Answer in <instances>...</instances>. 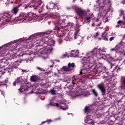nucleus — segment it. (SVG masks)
I'll list each match as a JSON object with an SVG mask.
<instances>
[{"instance_id":"nucleus-1","label":"nucleus","mask_w":125,"mask_h":125,"mask_svg":"<svg viewBox=\"0 0 125 125\" xmlns=\"http://www.w3.org/2000/svg\"><path fill=\"white\" fill-rule=\"evenodd\" d=\"M51 33H52V31L48 30L39 33V35H40V37H42V38L34 42V44H37L36 50L38 52V54L47 56L49 53L52 52L53 46L55 44V41L50 39L49 36Z\"/></svg>"},{"instance_id":"nucleus-2","label":"nucleus","mask_w":125,"mask_h":125,"mask_svg":"<svg viewBox=\"0 0 125 125\" xmlns=\"http://www.w3.org/2000/svg\"><path fill=\"white\" fill-rule=\"evenodd\" d=\"M18 10H19V6H17L13 7L11 11L4 13L2 17V19H4V23L10 22V20L12 19V16L13 15H16L18 13Z\"/></svg>"},{"instance_id":"nucleus-3","label":"nucleus","mask_w":125,"mask_h":125,"mask_svg":"<svg viewBox=\"0 0 125 125\" xmlns=\"http://www.w3.org/2000/svg\"><path fill=\"white\" fill-rule=\"evenodd\" d=\"M16 83H20L21 87L18 89L20 92H25V91H28L29 90V86L27 83H25V81L23 79V77L21 76L17 78L15 81L13 83V85L15 86Z\"/></svg>"},{"instance_id":"nucleus-4","label":"nucleus","mask_w":125,"mask_h":125,"mask_svg":"<svg viewBox=\"0 0 125 125\" xmlns=\"http://www.w3.org/2000/svg\"><path fill=\"white\" fill-rule=\"evenodd\" d=\"M88 57H90L91 60L93 63L96 61V58L98 59H104V54L99 51H97V48H94L92 51L88 53Z\"/></svg>"},{"instance_id":"nucleus-5","label":"nucleus","mask_w":125,"mask_h":125,"mask_svg":"<svg viewBox=\"0 0 125 125\" xmlns=\"http://www.w3.org/2000/svg\"><path fill=\"white\" fill-rule=\"evenodd\" d=\"M36 16L34 13L32 12L28 13V14H26L24 12L20 13L19 16L17 17V20L19 21H28V22L30 21H32L34 18Z\"/></svg>"},{"instance_id":"nucleus-6","label":"nucleus","mask_w":125,"mask_h":125,"mask_svg":"<svg viewBox=\"0 0 125 125\" xmlns=\"http://www.w3.org/2000/svg\"><path fill=\"white\" fill-rule=\"evenodd\" d=\"M82 64L83 66L84 67L85 69H89L92 67V65L90 64L92 62H93L91 60V58L88 57V56L87 58H83V59H82Z\"/></svg>"},{"instance_id":"nucleus-7","label":"nucleus","mask_w":125,"mask_h":125,"mask_svg":"<svg viewBox=\"0 0 125 125\" xmlns=\"http://www.w3.org/2000/svg\"><path fill=\"white\" fill-rule=\"evenodd\" d=\"M42 3V0H33L32 2L30 3V6H26L25 8H33L34 9H37Z\"/></svg>"},{"instance_id":"nucleus-8","label":"nucleus","mask_w":125,"mask_h":125,"mask_svg":"<svg viewBox=\"0 0 125 125\" xmlns=\"http://www.w3.org/2000/svg\"><path fill=\"white\" fill-rule=\"evenodd\" d=\"M75 63L69 62L67 66H64L62 69L64 72H71L72 70H74V68L75 67Z\"/></svg>"},{"instance_id":"nucleus-9","label":"nucleus","mask_w":125,"mask_h":125,"mask_svg":"<svg viewBox=\"0 0 125 125\" xmlns=\"http://www.w3.org/2000/svg\"><path fill=\"white\" fill-rule=\"evenodd\" d=\"M97 87L102 92V95H105L106 94V89H105V85L104 83H100L97 85Z\"/></svg>"},{"instance_id":"nucleus-10","label":"nucleus","mask_w":125,"mask_h":125,"mask_svg":"<svg viewBox=\"0 0 125 125\" xmlns=\"http://www.w3.org/2000/svg\"><path fill=\"white\" fill-rule=\"evenodd\" d=\"M121 50H122V48L120 47V45L119 44L117 45H116L114 48L110 49L111 52L115 51L116 53H120L122 52Z\"/></svg>"},{"instance_id":"nucleus-11","label":"nucleus","mask_w":125,"mask_h":125,"mask_svg":"<svg viewBox=\"0 0 125 125\" xmlns=\"http://www.w3.org/2000/svg\"><path fill=\"white\" fill-rule=\"evenodd\" d=\"M76 12L80 17H83L84 15H86V14L84 12V11L83 10H82V9H78L76 10Z\"/></svg>"},{"instance_id":"nucleus-12","label":"nucleus","mask_w":125,"mask_h":125,"mask_svg":"<svg viewBox=\"0 0 125 125\" xmlns=\"http://www.w3.org/2000/svg\"><path fill=\"white\" fill-rule=\"evenodd\" d=\"M104 69L102 66H96L94 71L96 74H100L103 71Z\"/></svg>"},{"instance_id":"nucleus-13","label":"nucleus","mask_w":125,"mask_h":125,"mask_svg":"<svg viewBox=\"0 0 125 125\" xmlns=\"http://www.w3.org/2000/svg\"><path fill=\"white\" fill-rule=\"evenodd\" d=\"M20 63H21V61H18V60H16L13 63V67H12V68L11 69V71H10V72H13V68H15V69L16 68V67L17 66H19Z\"/></svg>"},{"instance_id":"nucleus-14","label":"nucleus","mask_w":125,"mask_h":125,"mask_svg":"<svg viewBox=\"0 0 125 125\" xmlns=\"http://www.w3.org/2000/svg\"><path fill=\"white\" fill-rule=\"evenodd\" d=\"M62 105H59V104L56 103L54 104V106H57V107H60L62 110H66L67 109V106H66V104L61 103Z\"/></svg>"},{"instance_id":"nucleus-15","label":"nucleus","mask_w":125,"mask_h":125,"mask_svg":"<svg viewBox=\"0 0 125 125\" xmlns=\"http://www.w3.org/2000/svg\"><path fill=\"white\" fill-rule=\"evenodd\" d=\"M9 83L8 82V78H7L6 80L3 82H0V86L1 87L3 86H6V87H7V83Z\"/></svg>"},{"instance_id":"nucleus-16","label":"nucleus","mask_w":125,"mask_h":125,"mask_svg":"<svg viewBox=\"0 0 125 125\" xmlns=\"http://www.w3.org/2000/svg\"><path fill=\"white\" fill-rule=\"evenodd\" d=\"M75 94L76 96H80L81 95H83V90L80 89H78L76 92Z\"/></svg>"},{"instance_id":"nucleus-17","label":"nucleus","mask_w":125,"mask_h":125,"mask_svg":"<svg viewBox=\"0 0 125 125\" xmlns=\"http://www.w3.org/2000/svg\"><path fill=\"white\" fill-rule=\"evenodd\" d=\"M8 64V60H6L5 62H1V64H0V68H4L5 66Z\"/></svg>"},{"instance_id":"nucleus-18","label":"nucleus","mask_w":125,"mask_h":125,"mask_svg":"<svg viewBox=\"0 0 125 125\" xmlns=\"http://www.w3.org/2000/svg\"><path fill=\"white\" fill-rule=\"evenodd\" d=\"M76 32L74 33V35L73 36H72V39L73 40H76L77 39V36H78V34H79V32H80V28L76 29Z\"/></svg>"},{"instance_id":"nucleus-19","label":"nucleus","mask_w":125,"mask_h":125,"mask_svg":"<svg viewBox=\"0 0 125 125\" xmlns=\"http://www.w3.org/2000/svg\"><path fill=\"white\" fill-rule=\"evenodd\" d=\"M7 58H9V59H17V57L15 56V55H11L10 53L7 54Z\"/></svg>"},{"instance_id":"nucleus-20","label":"nucleus","mask_w":125,"mask_h":125,"mask_svg":"<svg viewBox=\"0 0 125 125\" xmlns=\"http://www.w3.org/2000/svg\"><path fill=\"white\" fill-rule=\"evenodd\" d=\"M79 53H80V51L79 50H77L75 52H74V53H71V56L72 57H78Z\"/></svg>"},{"instance_id":"nucleus-21","label":"nucleus","mask_w":125,"mask_h":125,"mask_svg":"<svg viewBox=\"0 0 125 125\" xmlns=\"http://www.w3.org/2000/svg\"><path fill=\"white\" fill-rule=\"evenodd\" d=\"M74 26V23H72L71 22L68 23L67 25H63L62 27V28H66V27H67V28H69V29H71L72 27Z\"/></svg>"},{"instance_id":"nucleus-22","label":"nucleus","mask_w":125,"mask_h":125,"mask_svg":"<svg viewBox=\"0 0 125 125\" xmlns=\"http://www.w3.org/2000/svg\"><path fill=\"white\" fill-rule=\"evenodd\" d=\"M38 79H39V78L37 75H33L30 78L31 82H37V81H38Z\"/></svg>"},{"instance_id":"nucleus-23","label":"nucleus","mask_w":125,"mask_h":125,"mask_svg":"<svg viewBox=\"0 0 125 125\" xmlns=\"http://www.w3.org/2000/svg\"><path fill=\"white\" fill-rule=\"evenodd\" d=\"M118 45H119V47L120 48H123L124 49H125V42H123V41H121L120 42H119V43L118 44Z\"/></svg>"},{"instance_id":"nucleus-24","label":"nucleus","mask_w":125,"mask_h":125,"mask_svg":"<svg viewBox=\"0 0 125 125\" xmlns=\"http://www.w3.org/2000/svg\"><path fill=\"white\" fill-rule=\"evenodd\" d=\"M55 30H57V31H58V34H59V36H60V37H64V35H59V32L60 31V27H59V26L56 25L55 27Z\"/></svg>"},{"instance_id":"nucleus-25","label":"nucleus","mask_w":125,"mask_h":125,"mask_svg":"<svg viewBox=\"0 0 125 125\" xmlns=\"http://www.w3.org/2000/svg\"><path fill=\"white\" fill-rule=\"evenodd\" d=\"M54 4H49V5H47L46 7L47 8V9H54Z\"/></svg>"},{"instance_id":"nucleus-26","label":"nucleus","mask_w":125,"mask_h":125,"mask_svg":"<svg viewBox=\"0 0 125 125\" xmlns=\"http://www.w3.org/2000/svg\"><path fill=\"white\" fill-rule=\"evenodd\" d=\"M65 22H66V19H64L63 20H59L58 21V23L60 25H62V24L64 25V24H65Z\"/></svg>"},{"instance_id":"nucleus-27","label":"nucleus","mask_w":125,"mask_h":125,"mask_svg":"<svg viewBox=\"0 0 125 125\" xmlns=\"http://www.w3.org/2000/svg\"><path fill=\"white\" fill-rule=\"evenodd\" d=\"M86 123L90 125H94V121L92 119H87Z\"/></svg>"},{"instance_id":"nucleus-28","label":"nucleus","mask_w":125,"mask_h":125,"mask_svg":"<svg viewBox=\"0 0 125 125\" xmlns=\"http://www.w3.org/2000/svg\"><path fill=\"white\" fill-rule=\"evenodd\" d=\"M91 90L94 96H95L96 97H98V93H97V91L95 90V89H92Z\"/></svg>"},{"instance_id":"nucleus-29","label":"nucleus","mask_w":125,"mask_h":125,"mask_svg":"<svg viewBox=\"0 0 125 125\" xmlns=\"http://www.w3.org/2000/svg\"><path fill=\"white\" fill-rule=\"evenodd\" d=\"M76 26L78 29H80V28L81 27V26H82V25H81V23L80 22H79V21H78V18L76 17Z\"/></svg>"},{"instance_id":"nucleus-30","label":"nucleus","mask_w":125,"mask_h":125,"mask_svg":"<svg viewBox=\"0 0 125 125\" xmlns=\"http://www.w3.org/2000/svg\"><path fill=\"white\" fill-rule=\"evenodd\" d=\"M85 114H88L89 113V106H86L84 109Z\"/></svg>"},{"instance_id":"nucleus-31","label":"nucleus","mask_w":125,"mask_h":125,"mask_svg":"<svg viewBox=\"0 0 125 125\" xmlns=\"http://www.w3.org/2000/svg\"><path fill=\"white\" fill-rule=\"evenodd\" d=\"M121 69L122 68L119 67V65H116L113 70L116 72H120V71H121Z\"/></svg>"},{"instance_id":"nucleus-32","label":"nucleus","mask_w":125,"mask_h":125,"mask_svg":"<svg viewBox=\"0 0 125 125\" xmlns=\"http://www.w3.org/2000/svg\"><path fill=\"white\" fill-rule=\"evenodd\" d=\"M91 19V17H88L85 18L84 21L85 22H86V23H90Z\"/></svg>"},{"instance_id":"nucleus-33","label":"nucleus","mask_w":125,"mask_h":125,"mask_svg":"<svg viewBox=\"0 0 125 125\" xmlns=\"http://www.w3.org/2000/svg\"><path fill=\"white\" fill-rule=\"evenodd\" d=\"M36 38H37V35H31L29 37L28 40H32V41H34V40H35Z\"/></svg>"},{"instance_id":"nucleus-34","label":"nucleus","mask_w":125,"mask_h":125,"mask_svg":"<svg viewBox=\"0 0 125 125\" xmlns=\"http://www.w3.org/2000/svg\"><path fill=\"white\" fill-rule=\"evenodd\" d=\"M77 80H78V79H77L75 77L72 78V83H73V84H75V83H77Z\"/></svg>"},{"instance_id":"nucleus-35","label":"nucleus","mask_w":125,"mask_h":125,"mask_svg":"<svg viewBox=\"0 0 125 125\" xmlns=\"http://www.w3.org/2000/svg\"><path fill=\"white\" fill-rule=\"evenodd\" d=\"M117 24H118V25H121V26H122V25H125V21H119L117 22Z\"/></svg>"},{"instance_id":"nucleus-36","label":"nucleus","mask_w":125,"mask_h":125,"mask_svg":"<svg viewBox=\"0 0 125 125\" xmlns=\"http://www.w3.org/2000/svg\"><path fill=\"white\" fill-rule=\"evenodd\" d=\"M109 60H110L111 62H116L117 60L114 59L112 57H109L108 58Z\"/></svg>"},{"instance_id":"nucleus-37","label":"nucleus","mask_w":125,"mask_h":125,"mask_svg":"<svg viewBox=\"0 0 125 125\" xmlns=\"http://www.w3.org/2000/svg\"><path fill=\"white\" fill-rule=\"evenodd\" d=\"M121 52L119 53L120 54H123L124 56H125V49H123L121 48Z\"/></svg>"},{"instance_id":"nucleus-38","label":"nucleus","mask_w":125,"mask_h":125,"mask_svg":"<svg viewBox=\"0 0 125 125\" xmlns=\"http://www.w3.org/2000/svg\"><path fill=\"white\" fill-rule=\"evenodd\" d=\"M54 9H57V10H59V7L57 6V3H54Z\"/></svg>"},{"instance_id":"nucleus-39","label":"nucleus","mask_w":125,"mask_h":125,"mask_svg":"<svg viewBox=\"0 0 125 125\" xmlns=\"http://www.w3.org/2000/svg\"><path fill=\"white\" fill-rule=\"evenodd\" d=\"M50 93H51V94H53V95H54V94H56V90H54V89H51L50 90Z\"/></svg>"},{"instance_id":"nucleus-40","label":"nucleus","mask_w":125,"mask_h":125,"mask_svg":"<svg viewBox=\"0 0 125 125\" xmlns=\"http://www.w3.org/2000/svg\"><path fill=\"white\" fill-rule=\"evenodd\" d=\"M106 37H107V33H106V32H104L103 33L101 39H103V38H105Z\"/></svg>"},{"instance_id":"nucleus-41","label":"nucleus","mask_w":125,"mask_h":125,"mask_svg":"<svg viewBox=\"0 0 125 125\" xmlns=\"http://www.w3.org/2000/svg\"><path fill=\"white\" fill-rule=\"evenodd\" d=\"M102 39L104 40V41H106V42H108V41L107 36H106L105 37H104L103 38L100 39V40H102Z\"/></svg>"},{"instance_id":"nucleus-42","label":"nucleus","mask_w":125,"mask_h":125,"mask_svg":"<svg viewBox=\"0 0 125 125\" xmlns=\"http://www.w3.org/2000/svg\"><path fill=\"white\" fill-rule=\"evenodd\" d=\"M50 122H52V121L48 120V121H44V122H42V125H43V124H45V123H47L48 124H49V123H50Z\"/></svg>"},{"instance_id":"nucleus-43","label":"nucleus","mask_w":125,"mask_h":125,"mask_svg":"<svg viewBox=\"0 0 125 125\" xmlns=\"http://www.w3.org/2000/svg\"><path fill=\"white\" fill-rule=\"evenodd\" d=\"M107 2H108V3H110V0H104L103 3H104V4L105 3H107Z\"/></svg>"},{"instance_id":"nucleus-44","label":"nucleus","mask_w":125,"mask_h":125,"mask_svg":"<svg viewBox=\"0 0 125 125\" xmlns=\"http://www.w3.org/2000/svg\"><path fill=\"white\" fill-rule=\"evenodd\" d=\"M37 69L38 70H39L40 71H44V70L43 69V68H42V67H39V66H37Z\"/></svg>"},{"instance_id":"nucleus-45","label":"nucleus","mask_w":125,"mask_h":125,"mask_svg":"<svg viewBox=\"0 0 125 125\" xmlns=\"http://www.w3.org/2000/svg\"><path fill=\"white\" fill-rule=\"evenodd\" d=\"M115 40L114 37H112L109 39L110 42H112V41H114Z\"/></svg>"},{"instance_id":"nucleus-46","label":"nucleus","mask_w":125,"mask_h":125,"mask_svg":"<svg viewBox=\"0 0 125 125\" xmlns=\"http://www.w3.org/2000/svg\"><path fill=\"white\" fill-rule=\"evenodd\" d=\"M67 57L66 54H62V58H65V57Z\"/></svg>"},{"instance_id":"nucleus-47","label":"nucleus","mask_w":125,"mask_h":125,"mask_svg":"<svg viewBox=\"0 0 125 125\" xmlns=\"http://www.w3.org/2000/svg\"><path fill=\"white\" fill-rule=\"evenodd\" d=\"M114 66H115V63H113L111 62L110 63L111 69H112L113 68V67H114Z\"/></svg>"},{"instance_id":"nucleus-48","label":"nucleus","mask_w":125,"mask_h":125,"mask_svg":"<svg viewBox=\"0 0 125 125\" xmlns=\"http://www.w3.org/2000/svg\"><path fill=\"white\" fill-rule=\"evenodd\" d=\"M58 42L60 43V44H61V43L62 42V40L61 39H58Z\"/></svg>"},{"instance_id":"nucleus-49","label":"nucleus","mask_w":125,"mask_h":125,"mask_svg":"<svg viewBox=\"0 0 125 125\" xmlns=\"http://www.w3.org/2000/svg\"><path fill=\"white\" fill-rule=\"evenodd\" d=\"M98 36H99V33L97 32L96 33V35L94 36V38H96V37H98Z\"/></svg>"},{"instance_id":"nucleus-50","label":"nucleus","mask_w":125,"mask_h":125,"mask_svg":"<svg viewBox=\"0 0 125 125\" xmlns=\"http://www.w3.org/2000/svg\"><path fill=\"white\" fill-rule=\"evenodd\" d=\"M121 15H125L124 14H125V11H124V10H121Z\"/></svg>"},{"instance_id":"nucleus-51","label":"nucleus","mask_w":125,"mask_h":125,"mask_svg":"<svg viewBox=\"0 0 125 125\" xmlns=\"http://www.w3.org/2000/svg\"><path fill=\"white\" fill-rule=\"evenodd\" d=\"M66 9H67V10H71V9H72V8L70 7H67Z\"/></svg>"},{"instance_id":"nucleus-52","label":"nucleus","mask_w":125,"mask_h":125,"mask_svg":"<svg viewBox=\"0 0 125 125\" xmlns=\"http://www.w3.org/2000/svg\"><path fill=\"white\" fill-rule=\"evenodd\" d=\"M101 25V22H100L99 24H98L97 26L98 27H100Z\"/></svg>"},{"instance_id":"nucleus-53","label":"nucleus","mask_w":125,"mask_h":125,"mask_svg":"<svg viewBox=\"0 0 125 125\" xmlns=\"http://www.w3.org/2000/svg\"><path fill=\"white\" fill-rule=\"evenodd\" d=\"M65 40H66V41H68V40H69V37H66V38H65Z\"/></svg>"},{"instance_id":"nucleus-54","label":"nucleus","mask_w":125,"mask_h":125,"mask_svg":"<svg viewBox=\"0 0 125 125\" xmlns=\"http://www.w3.org/2000/svg\"><path fill=\"white\" fill-rule=\"evenodd\" d=\"M123 19L124 20V23H125V16H123Z\"/></svg>"},{"instance_id":"nucleus-55","label":"nucleus","mask_w":125,"mask_h":125,"mask_svg":"<svg viewBox=\"0 0 125 125\" xmlns=\"http://www.w3.org/2000/svg\"><path fill=\"white\" fill-rule=\"evenodd\" d=\"M123 39L125 40V34L123 36Z\"/></svg>"},{"instance_id":"nucleus-56","label":"nucleus","mask_w":125,"mask_h":125,"mask_svg":"<svg viewBox=\"0 0 125 125\" xmlns=\"http://www.w3.org/2000/svg\"><path fill=\"white\" fill-rule=\"evenodd\" d=\"M79 75H83V71H82V70L80 72Z\"/></svg>"},{"instance_id":"nucleus-57","label":"nucleus","mask_w":125,"mask_h":125,"mask_svg":"<svg viewBox=\"0 0 125 125\" xmlns=\"http://www.w3.org/2000/svg\"><path fill=\"white\" fill-rule=\"evenodd\" d=\"M116 28H120V25L118 24L117 25H116Z\"/></svg>"},{"instance_id":"nucleus-58","label":"nucleus","mask_w":125,"mask_h":125,"mask_svg":"<svg viewBox=\"0 0 125 125\" xmlns=\"http://www.w3.org/2000/svg\"><path fill=\"white\" fill-rule=\"evenodd\" d=\"M33 47V44H31V46H30L29 48H32Z\"/></svg>"},{"instance_id":"nucleus-59","label":"nucleus","mask_w":125,"mask_h":125,"mask_svg":"<svg viewBox=\"0 0 125 125\" xmlns=\"http://www.w3.org/2000/svg\"><path fill=\"white\" fill-rule=\"evenodd\" d=\"M123 2H124V3H123V4H125V0H123Z\"/></svg>"},{"instance_id":"nucleus-60","label":"nucleus","mask_w":125,"mask_h":125,"mask_svg":"<svg viewBox=\"0 0 125 125\" xmlns=\"http://www.w3.org/2000/svg\"><path fill=\"white\" fill-rule=\"evenodd\" d=\"M43 59H45V57H43Z\"/></svg>"},{"instance_id":"nucleus-61","label":"nucleus","mask_w":125,"mask_h":125,"mask_svg":"<svg viewBox=\"0 0 125 125\" xmlns=\"http://www.w3.org/2000/svg\"><path fill=\"white\" fill-rule=\"evenodd\" d=\"M76 0H73V1H74V2H75V1H76Z\"/></svg>"},{"instance_id":"nucleus-62","label":"nucleus","mask_w":125,"mask_h":125,"mask_svg":"<svg viewBox=\"0 0 125 125\" xmlns=\"http://www.w3.org/2000/svg\"><path fill=\"white\" fill-rule=\"evenodd\" d=\"M81 1H83V0H80Z\"/></svg>"},{"instance_id":"nucleus-63","label":"nucleus","mask_w":125,"mask_h":125,"mask_svg":"<svg viewBox=\"0 0 125 125\" xmlns=\"http://www.w3.org/2000/svg\"><path fill=\"white\" fill-rule=\"evenodd\" d=\"M102 52H104V50H102Z\"/></svg>"},{"instance_id":"nucleus-64","label":"nucleus","mask_w":125,"mask_h":125,"mask_svg":"<svg viewBox=\"0 0 125 125\" xmlns=\"http://www.w3.org/2000/svg\"><path fill=\"white\" fill-rule=\"evenodd\" d=\"M50 67H52V65L50 66Z\"/></svg>"}]
</instances>
